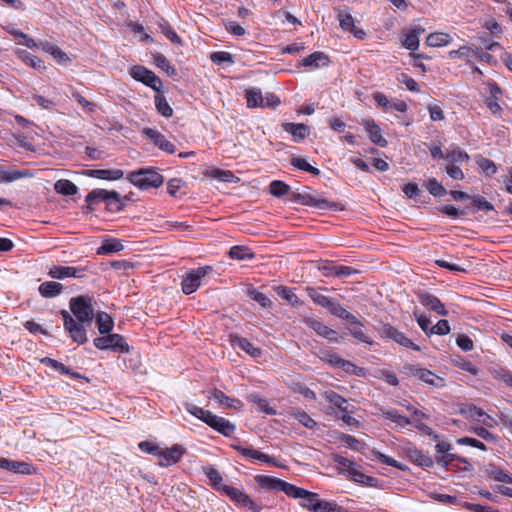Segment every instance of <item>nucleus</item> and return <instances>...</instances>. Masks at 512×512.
Returning <instances> with one entry per match:
<instances>
[{"mask_svg":"<svg viewBox=\"0 0 512 512\" xmlns=\"http://www.w3.org/2000/svg\"><path fill=\"white\" fill-rule=\"evenodd\" d=\"M127 179L142 190L158 188L164 182V177L153 168H140L132 171L128 174Z\"/></svg>","mask_w":512,"mask_h":512,"instance_id":"1","label":"nucleus"},{"mask_svg":"<svg viewBox=\"0 0 512 512\" xmlns=\"http://www.w3.org/2000/svg\"><path fill=\"white\" fill-rule=\"evenodd\" d=\"M291 201L320 210H337L338 208L336 202L320 197L317 193L311 192L308 187L302 192L293 193Z\"/></svg>","mask_w":512,"mask_h":512,"instance_id":"2","label":"nucleus"},{"mask_svg":"<svg viewBox=\"0 0 512 512\" xmlns=\"http://www.w3.org/2000/svg\"><path fill=\"white\" fill-rule=\"evenodd\" d=\"M69 307L79 323L90 325L94 317L92 298L87 295H80L70 299Z\"/></svg>","mask_w":512,"mask_h":512,"instance_id":"3","label":"nucleus"},{"mask_svg":"<svg viewBox=\"0 0 512 512\" xmlns=\"http://www.w3.org/2000/svg\"><path fill=\"white\" fill-rule=\"evenodd\" d=\"M401 373L407 377H414L420 381L437 387L443 388L445 386V380L433 373L432 371L414 364H404L401 368Z\"/></svg>","mask_w":512,"mask_h":512,"instance_id":"4","label":"nucleus"},{"mask_svg":"<svg viewBox=\"0 0 512 512\" xmlns=\"http://www.w3.org/2000/svg\"><path fill=\"white\" fill-rule=\"evenodd\" d=\"M101 201L106 202L108 206L115 204L116 211H121L124 207V205L121 203V196L117 191H108L105 189L97 188L93 189L85 197V202L87 203V210L93 211V205Z\"/></svg>","mask_w":512,"mask_h":512,"instance_id":"5","label":"nucleus"},{"mask_svg":"<svg viewBox=\"0 0 512 512\" xmlns=\"http://www.w3.org/2000/svg\"><path fill=\"white\" fill-rule=\"evenodd\" d=\"M213 272L212 266H202L196 269L188 270L182 277L181 289L186 295L197 291L201 286L202 280Z\"/></svg>","mask_w":512,"mask_h":512,"instance_id":"6","label":"nucleus"},{"mask_svg":"<svg viewBox=\"0 0 512 512\" xmlns=\"http://www.w3.org/2000/svg\"><path fill=\"white\" fill-rule=\"evenodd\" d=\"M94 346L100 350H111L119 353L129 352V345L125 338L120 334H110L107 336L96 337L93 340Z\"/></svg>","mask_w":512,"mask_h":512,"instance_id":"7","label":"nucleus"},{"mask_svg":"<svg viewBox=\"0 0 512 512\" xmlns=\"http://www.w3.org/2000/svg\"><path fill=\"white\" fill-rule=\"evenodd\" d=\"M133 79L144 83L154 91L160 92L163 87L162 80L152 71L144 66L135 65L130 70Z\"/></svg>","mask_w":512,"mask_h":512,"instance_id":"8","label":"nucleus"},{"mask_svg":"<svg viewBox=\"0 0 512 512\" xmlns=\"http://www.w3.org/2000/svg\"><path fill=\"white\" fill-rule=\"evenodd\" d=\"M61 315L64 321V328L69 333L72 340L78 344L87 342L86 324L76 322V320L66 311L62 310Z\"/></svg>","mask_w":512,"mask_h":512,"instance_id":"9","label":"nucleus"},{"mask_svg":"<svg viewBox=\"0 0 512 512\" xmlns=\"http://www.w3.org/2000/svg\"><path fill=\"white\" fill-rule=\"evenodd\" d=\"M220 492L225 494L236 504L242 505L253 512L262 510L261 504L254 502L246 493L235 487L224 485L220 488Z\"/></svg>","mask_w":512,"mask_h":512,"instance_id":"10","label":"nucleus"},{"mask_svg":"<svg viewBox=\"0 0 512 512\" xmlns=\"http://www.w3.org/2000/svg\"><path fill=\"white\" fill-rule=\"evenodd\" d=\"M254 481L257 485L265 490H276L284 492L288 497L294 488V484L288 483L280 478L267 476V475H256Z\"/></svg>","mask_w":512,"mask_h":512,"instance_id":"11","label":"nucleus"},{"mask_svg":"<svg viewBox=\"0 0 512 512\" xmlns=\"http://www.w3.org/2000/svg\"><path fill=\"white\" fill-rule=\"evenodd\" d=\"M303 323L312 329L318 336L327 339L329 342L337 343L339 341L338 339V332L327 325H325L321 320L306 316L303 318Z\"/></svg>","mask_w":512,"mask_h":512,"instance_id":"12","label":"nucleus"},{"mask_svg":"<svg viewBox=\"0 0 512 512\" xmlns=\"http://www.w3.org/2000/svg\"><path fill=\"white\" fill-rule=\"evenodd\" d=\"M380 336L383 338H389L395 341L396 343L404 346L406 348H411L415 351H419L420 347L413 343L406 335L399 331L397 328L390 324H384L379 330Z\"/></svg>","mask_w":512,"mask_h":512,"instance_id":"13","label":"nucleus"},{"mask_svg":"<svg viewBox=\"0 0 512 512\" xmlns=\"http://www.w3.org/2000/svg\"><path fill=\"white\" fill-rule=\"evenodd\" d=\"M319 358L327 363L328 365L332 367L341 368L343 371L350 373V374H356L358 367L353 364L352 362L343 359L339 354L330 352V351H322L319 355Z\"/></svg>","mask_w":512,"mask_h":512,"instance_id":"14","label":"nucleus"},{"mask_svg":"<svg viewBox=\"0 0 512 512\" xmlns=\"http://www.w3.org/2000/svg\"><path fill=\"white\" fill-rule=\"evenodd\" d=\"M184 453L185 448L179 444H174L172 447L166 449L160 448L158 464L162 467H168L176 464L180 461Z\"/></svg>","mask_w":512,"mask_h":512,"instance_id":"15","label":"nucleus"},{"mask_svg":"<svg viewBox=\"0 0 512 512\" xmlns=\"http://www.w3.org/2000/svg\"><path fill=\"white\" fill-rule=\"evenodd\" d=\"M417 296L421 305H423L426 309L431 310L441 316L448 315V310L445 308V305L435 295L427 292H419L417 293Z\"/></svg>","mask_w":512,"mask_h":512,"instance_id":"16","label":"nucleus"},{"mask_svg":"<svg viewBox=\"0 0 512 512\" xmlns=\"http://www.w3.org/2000/svg\"><path fill=\"white\" fill-rule=\"evenodd\" d=\"M143 134L150 139L155 146L164 152L173 154L176 150L175 145L170 142L162 133L152 128H144Z\"/></svg>","mask_w":512,"mask_h":512,"instance_id":"17","label":"nucleus"},{"mask_svg":"<svg viewBox=\"0 0 512 512\" xmlns=\"http://www.w3.org/2000/svg\"><path fill=\"white\" fill-rule=\"evenodd\" d=\"M290 497L294 499H302L301 506L312 512H314V509H316V504L320 500L317 493L308 491L295 485Z\"/></svg>","mask_w":512,"mask_h":512,"instance_id":"18","label":"nucleus"},{"mask_svg":"<svg viewBox=\"0 0 512 512\" xmlns=\"http://www.w3.org/2000/svg\"><path fill=\"white\" fill-rule=\"evenodd\" d=\"M86 268H78L72 266H53L50 268L48 275L54 279H64L68 277L83 278L86 275Z\"/></svg>","mask_w":512,"mask_h":512,"instance_id":"19","label":"nucleus"},{"mask_svg":"<svg viewBox=\"0 0 512 512\" xmlns=\"http://www.w3.org/2000/svg\"><path fill=\"white\" fill-rule=\"evenodd\" d=\"M206 424L213 428L218 433L226 437L231 436L236 429L235 425L232 422L223 417L214 415L213 413L208 415V420Z\"/></svg>","mask_w":512,"mask_h":512,"instance_id":"20","label":"nucleus"},{"mask_svg":"<svg viewBox=\"0 0 512 512\" xmlns=\"http://www.w3.org/2000/svg\"><path fill=\"white\" fill-rule=\"evenodd\" d=\"M363 124L372 143L382 148L388 145V141L382 136L381 128L373 119H366Z\"/></svg>","mask_w":512,"mask_h":512,"instance_id":"21","label":"nucleus"},{"mask_svg":"<svg viewBox=\"0 0 512 512\" xmlns=\"http://www.w3.org/2000/svg\"><path fill=\"white\" fill-rule=\"evenodd\" d=\"M330 63L329 57L327 54L321 51H316L309 56L303 58L298 66L307 67L310 69H317L321 67H326Z\"/></svg>","mask_w":512,"mask_h":512,"instance_id":"22","label":"nucleus"},{"mask_svg":"<svg viewBox=\"0 0 512 512\" xmlns=\"http://www.w3.org/2000/svg\"><path fill=\"white\" fill-rule=\"evenodd\" d=\"M285 132L292 135L294 142L300 143L309 135L310 129L308 125L303 123H282Z\"/></svg>","mask_w":512,"mask_h":512,"instance_id":"23","label":"nucleus"},{"mask_svg":"<svg viewBox=\"0 0 512 512\" xmlns=\"http://www.w3.org/2000/svg\"><path fill=\"white\" fill-rule=\"evenodd\" d=\"M328 311L333 316H336V317H338V318H340L342 320H345V321L349 322L351 325L363 326V323L356 316H354L352 313L347 311L339 303V301L336 300L335 298H334L331 306L329 307Z\"/></svg>","mask_w":512,"mask_h":512,"instance_id":"24","label":"nucleus"},{"mask_svg":"<svg viewBox=\"0 0 512 512\" xmlns=\"http://www.w3.org/2000/svg\"><path fill=\"white\" fill-rule=\"evenodd\" d=\"M85 175L101 180L114 181L121 179L124 171L121 169H90L85 172Z\"/></svg>","mask_w":512,"mask_h":512,"instance_id":"25","label":"nucleus"},{"mask_svg":"<svg viewBox=\"0 0 512 512\" xmlns=\"http://www.w3.org/2000/svg\"><path fill=\"white\" fill-rule=\"evenodd\" d=\"M455 460L458 461L459 463L464 464V467L461 468L462 470H464V471L472 470L471 464L465 458L459 457L450 452H447V454H444V455H438L435 458L437 465H439L440 467H442L446 470L448 469L449 465H451L452 462Z\"/></svg>","mask_w":512,"mask_h":512,"instance_id":"26","label":"nucleus"},{"mask_svg":"<svg viewBox=\"0 0 512 512\" xmlns=\"http://www.w3.org/2000/svg\"><path fill=\"white\" fill-rule=\"evenodd\" d=\"M0 468L14 473L31 474V467L28 463L7 458L0 457Z\"/></svg>","mask_w":512,"mask_h":512,"instance_id":"27","label":"nucleus"},{"mask_svg":"<svg viewBox=\"0 0 512 512\" xmlns=\"http://www.w3.org/2000/svg\"><path fill=\"white\" fill-rule=\"evenodd\" d=\"M231 343L233 346H237L241 350L245 351L247 354H249L253 358H257L261 356L262 351L260 348L255 347L248 339L232 335L231 336Z\"/></svg>","mask_w":512,"mask_h":512,"instance_id":"28","label":"nucleus"},{"mask_svg":"<svg viewBox=\"0 0 512 512\" xmlns=\"http://www.w3.org/2000/svg\"><path fill=\"white\" fill-rule=\"evenodd\" d=\"M320 290H326V288L308 286L305 289L307 295L312 299V301L316 305L324 307L328 310L329 307L331 306L334 298L321 294Z\"/></svg>","mask_w":512,"mask_h":512,"instance_id":"29","label":"nucleus"},{"mask_svg":"<svg viewBox=\"0 0 512 512\" xmlns=\"http://www.w3.org/2000/svg\"><path fill=\"white\" fill-rule=\"evenodd\" d=\"M408 456L416 465L422 468H431L434 465L433 459L416 447L408 449Z\"/></svg>","mask_w":512,"mask_h":512,"instance_id":"30","label":"nucleus"},{"mask_svg":"<svg viewBox=\"0 0 512 512\" xmlns=\"http://www.w3.org/2000/svg\"><path fill=\"white\" fill-rule=\"evenodd\" d=\"M381 415L385 419L394 422L400 428H404V427L412 424V420H410L408 417H406L404 415L399 414L398 411L393 408L382 409Z\"/></svg>","mask_w":512,"mask_h":512,"instance_id":"31","label":"nucleus"},{"mask_svg":"<svg viewBox=\"0 0 512 512\" xmlns=\"http://www.w3.org/2000/svg\"><path fill=\"white\" fill-rule=\"evenodd\" d=\"M124 249L122 241L118 238H107L101 246L97 249V254L106 255L116 253Z\"/></svg>","mask_w":512,"mask_h":512,"instance_id":"32","label":"nucleus"},{"mask_svg":"<svg viewBox=\"0 0 512 512\" xmlns=\"http://www.w3.org/2000/svg\"><path fill=\"white\" fill-rule=\"evenodd\" d=\"M41 363L53 368L62 375H69L70 377L75 379H79L82 377L78 372H73L69 367L65 366L63 363L55 359L44 357L41 359Z\"/></svg>","mask_w":512,"mask_h":512,"instance_id":"33","label":"nucleus"},{"mask_svg":"<svg viewBox=\"0 0 512 512\" xmlns=\"http://www.w3.org/2000/svg\"><path fill=\"white\" fill-rule=\"evenodd\" d=\"M424 29L421 27H417L412 29L410 32L405 34L404 38L402 39V45L406 49L410 51H415L419 48V36L420 33L423 32Z\"/></svg>","mask_w":512,"mask_h":512,"instance_id":"34","label":"nucleus"},{"mask_svg":"<svg viewBox=\"0 0 512 512\" xmlns=\"http://www.w3.org/2000/svg\"><path fill=\"white\" fill-rule=\"evenodd\" d=\"M205 176L217 179L222 182L232 183L235 182L237 177L234 175L232 171L222 170L219 168H209L205 171Z\"/></svg>","mask_w":512,"mask_h":512,"instance_id":"35","label":"nucleus"},{"mask_svg":"<svg viewBox=\"0 0 512 512\" xmlns=\"http://www.w3.org/2000/svg\"><path fill=\"white\" fill-rule=\"evenodd\" d=\"M62 289H63V285L61 283L54 282V281H47V282H43L39 286L38 290L42 297L52 298V297H56L57 295H59L61 293Z\"/></svg>","mask_w":512,"mask_h":512,"instance_id":"36","label":"nucleus"},{"mask_svg":"<svg viewBox=\"0 0 512 512\" xmlns=\"http://www.w3.org/2000/svg\"><path fill=\"white\" fill-rule=\"evenodd\" d=\"M18 56L25 64L37 71H44L46 69L44 62L39 57L32 55L26 50H19Z\"/></svg>","mask_w":512,"mask_h":512,"instance_id":"37","label":"nucleus"},{"mask_svg":"<svg viewBox=\"0 0 512 512\" xmlns=\"http://www.w3.org/2000/svg\"><path fill=\"white\" fill-rule=\"evenodd\" d=\"M96 325L100 334H108L114 327L112 317L106 312H99L96 316Z\"/></svg>","mask_w":512,"mask_h":512,"instance_id":"38","label":"nucleus"},{"mask_svg":"<svg viewBox=\"0 0 512 512\" xmlns=\"http://www.w3.org/2000/svg\"><path fill=\"white\" fill-rule=\"evenodd\" d=\"M486 473L497 482L512 484V476L495 465L490 464L486 469Z\"/></svg>","mask_w":512,"mask_h":512,"instance_id":"39","label":"nucleus"},{"mask_svg":"<svg viewBox=\"0 0 512 512\" xmlns=\"http://www.w3.org/2000/svg\"><path fill=\"white\" fill-rule=\"evenodd\" d=\"M452 41L449 34L443 32L431 33L426 38V44L430 47H443Z\"/></svg>","mask_w":512,"mask_h":512,"instance_id":"40","label":"nucleus"},{"mask_svg":"<svg viewBox=\"0 0 512 512\" xmlns=\"http://www.w3.org/2000/svg\"><path fill=\"white\" fill-rule=\"evenodd\" d=\"M54 190L61 195L71 196L78 192V187L67 179H60L54 184Z\"/></svg>","mask_w":512,"mask_h":512,"instance_id":"41","label":"nucleus"},{"mask_svg":"<svg viewBox=\"0 0 512 512\" xmlns=\"http://www.w3.org/2000/svg\"><path fill=\"white\" fill-rule=\"evenodd\" d=\"M336 18L339 21L341 29L344 31H350L355 26L354 18L348 8L338 9Z\"/></svg>","mask_w":512,"mask_h":512,"instance_id":"42","label":"nucleus"},{"mask_svg":"<svg viewBox=\"0 0 512 512\" xmlns=\"http://www.w3.org/2000/svg\"><path fill=\"white\" fill-rule=\"evenodd\" d=\"M325 398L328 402H330L332 405L337 407L341 412L348 413V407H347V400L338 394L337 392L333 390H329L325 392Z\"/></svg>","mask_w":512,"mask_h":512,"instance_id":"43","label":"nucleus"},{"mask_svg":"<svg viewBox=\"0 0 512 512\" xmlns=\"http://www.w3.org/2000/svg\"><path fill=\"white\" fill-rule=\"evenodd\" d=\"M213 399L225 408H236V404H241L239 400L227 396L223 391L215 389L212 393Z\"/></svg>","mask_w":512,"mask_h":512,"instance_id":"44","label":"nucleus"},{"mask_svg":"<svg viewBox=\"0 0 512 512\" xmlns=\"http://www.w3.org/2000/svg\"><path fill=\"white\" fill-rule=\"evenodd\" d=\"M30 176L27 170H11L7 171L0 167V181L10 183L21 178Z\"/></svg>","mask_w":512,"mask_h":512,"instance_id":"45","label":"nucleus"},{"mask_svg":"<svg viewBox=\"0 0 512 512\" xmlns=\"http://www.w3.org/2000/svg\"><path fill=\"white\" fill-rule=\"evenodd\" d=\"M245 97L247 101V106L249 108L262 107L263 104V95L260 89L250 88L245 92Z\"/></svg>","mask_w":512,"mask_h":512,"instance_id":"46","label":"nucleus"},{"mask_svg":"<svg viewBox=\"0 0 512 512\" xmlns=\"http://www.w3.org/2000/svg\"><path fill=\"white\" fill-rule=\"evenodd\" d=\"M424 187L434 197H443L447 194L446 188L436 178H429Z\"/></svg>","mask_w":512,"mask_h":512,"instance_id":"47","label":"nucleus"},{"mask_svg":"<svg viewBox=\"0 0 512 512\" xmlns=\"http://www.w3.org/2000/svg\"><path fill=\"white\" fill-rule=\"evenodd\" d=\"M154 102L159 114L166 118H170L173 115V109L163 95L157 94L154 97Z\"/></svg>","mask_w":512,"mask_h":512,"instance_id":"48","label":"nucleus"},{"mask_svg":"<svg viewBox=\"0 0 512 512\" xmlns=\"http://www.w3.org/2000/svg\"><path fill=\"white\" fill-rule=\"evenodd\" d=\"M229 256L236 260L252 259L254 253L246 246H233L229 250Z\"/></svg>","mask_w":512,"mask_h":512,"instance_id":"49","label":"nucleus"},{"mask_svg":"<svg viewBox=\"0 0 512 512\" xmlns=\"http://www.w3.org/2000/svg\"><path fill=\"white\" fill-rule=\"evenodd\" d=\"M203 472L209 479L211 486L220 491V488L223 486L221 485L223 479L219 471L213 466H206L203 468Z\"/></svg>","mask_w":512,"mask_h":512,"instance_id":"50","label":"nucleus"},{"mask_svg":"<svg viewBox=\"0 0 512 512\" xmlns=\"http://www.w3.org/2000/svg\"><path fill=\"white\" fill-rule=\"evenodd\" d=\"M277 294L288 301L293 306H299L301 305V301L299 300L298 296L292 291V289L286 287V286H278L276 288Z\"/></svg>","mask_w":512,"mask_h":512,"instance_id":"51","label":"nucleus"},{"mask_svg":"<svg viewBox=\"0 0 512 512\" xmlns=\"http://www.w3.org/2000/svg\"><path fill=\"white\" fill-rule=\"evenodd\" d=\"M251 460H257V461H260V462H263V463H267L269 465H272V466H276V467H279V468H283L284 465L280 462H278L274 457H271L269 456L268 454H265L259 450H256V449H252V453H251Z\"/></svg>","mask_w":512,"mask_h":512,"instance_id":"52","label":"nucleus"},{"mask_svg":"<svg viewBox=\"0 0 512 512\" xmlns=\"http://www.w3.org/2000/svg\"><path fill=\"white\" fill-rule=\"evenodd\" d=\"M338 265H335L333 261L321 260L317 264V269L325 277H336Z\"/></svg>","mask_w":512,"mask_h":512,"instance_id":"53","label":"nucleus"},{"mask_svg":"<svg viewBox=\"0 0 512 512\" xmlns=\"http://www.w3.org/2000/svg\"><path fill=\"white\" fill-rule=\"evenodd\" d=\"M155 65L160 68L161 70L165 71L168 76H176L177 71L176 69L170 65L169 61L166 59V57L162 54H157L154 57Z\"/></svg>","mask_w":512,"mask_h":512,"instance_id":"54","label":"nucleus"},{"mask_svg":"<svg viewBox=\"0 0 512 512\" xmlns=\"http://www.w3.org/2000/svg\"><path fill=\"white\" fill-rule=\"evenodd\" d=\"M290 190V186L283 181L274 180L269 185V192L275 197H282Z\"/></svg>","mask_w":512,"mask_h":512,"instance_id":"55","label":"nucleus"},{"mask_svg":"<svg viewBox=\"0 0 512 512\" xmlns=\"http://www.w3.org/2000/svg\"><path fill=\"white\" fill-rule=\"evenodd\" d=\"M247 295L263 308H267L272 305V301L264 293L259 292L254 288H249L247 290Z\"/></svg>","mask_w":512,"mask_h":512,"instance_id":"56","label":"nucleus"},{"mask_svg":"<svg viewBox=\"0 0 512 512\" xmlns=\"http://www.w3.org/2000/svg\"><path fill=\"white\" fill-rule=\"evenodd\" d=\"M291 164L299 169V170H303L305 172H308V173H311L312 175H319L320 174V170L312 165H310L305 159L303 158H300V157H296V158H293L292 161H291Z\"/></svg>","mask_w":512,"mask_h":512,"instance_id":"57","label":"nucleus"},{"mask_svg":"<svg viewBox=\"0 0 512 512\" xmlns=\"http://www.w3.org/2000/svg\"><path fill=\"white\" fill-rule=\"evenodd\" d=\"M476 163L487 176H492L497 172L496 164L488 158L479 156L476 159Z\"/></svg>","mask_w":512,"mask_h":512,"instance_id":"58","label":"nucleus"},{"mask_svg":"<svg viewBox=\"0 0 512 512\" xmlns=\"http://www.w3.org/2000/svg\"><path fill=\"white\" fill-rule=\"evenodd\" d=\"M250 400L257 405L261 412H264L267 415L276 414V410L269 405V402L266 399L260 398L257 395H251Z\"/></svg>","mask_w":512,"mask_h":512,"instance_id":"59","label":"nucleus"},{"mask_svg":"<svg viewBox=\"0 0 512 512\" xmlns=\"http://www.w3.org/2000/svg\"><path fill=\"white\" fill-rule=\"evenodd\" d=\"M314 512H342V508L336 502L319 500Z\"/></svg>","mask_w":512,"mask_h":512,"instance_id":"60","label":"nucleus"},{"mask_svg":"<svg viewBox=\"0 0 512 512\" xmlns=\"http://www.w3.org/2000/svg\"><path fill=\"white\" fill-rule=\"evenodd\" d=\"M374 455H375V457H376V459L378 461H380L381 463L386 464L388 466L397 468V469L402 470V471H404L407 468L405 465H403L400 462L396 461L392 457L387 456V455H385V454H383V453H381L379 451L374 452Z\"/></svg>","mask_w":512,"mask_h":512,"instance_id":"61","label":"nucleus"},{"mask_svg":"<svg viewBox=\"0 0 512 512\" xmlns=\"http://www.w3.org/2000/svg\"><path fill=\"white\" fill-rule=\"evenodd\" d=\"M397 81L401 84H404L409 91H420L418 83L406 73H399L397 75Z\"/></svg>","mask_w":512,"mask_h":512,"instance_id":"62","label":"nucleus"},{"mask_svg":"<svg viewBox=\"0 0 512 512\" xmlns=\"http://www.w3.org/2000/svg\"><path fill=\"white\" fill-rule=\"evenodd\" d=\"M293 415L295 419L306 428L313 429L317 425V422L304 411H297Z\"/></svg>","mask_w":512,"mask_h":512,"instance_id":"63","label":"nucleus"},{"mask_svg":"<svg viewBox=\"0 0 512 512\" xmlns=\"http://www.w3.org/2000/svg\"><path fill=\"white\" fill-rule=\"evenodd\" d=\"M210 59L215 64H223V63L232 64L234 62L232 54L229 52H225V51L213 52L210 55Z\"/></svg>","mask_w":512,"mask_h":512,"instance_id":"64","label":"nucleus"}]
</instances>
